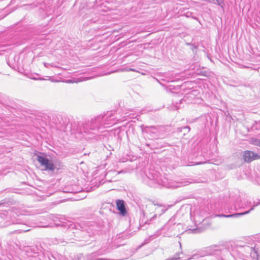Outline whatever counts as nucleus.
I'll return each mask as SVG.
<instances>
[{
    "mask_svg": "<svg viewBox=\"0 0 260 260\" xmlns=\"http://www.w3.org/2000/svg\"><path fill=\"white\" fill-rule=\"evenodd\" d=\"M103 118V116H100L90 120L79 123V132L86 139L94 138L96 133L102 128V120Z\"/></svg>",
    "mask_w": 260,
    "mask_h": 260,
    "instance_id": "obj_1",
    "label": "nucleus"
},
{
    "mask_svg": "<svg viewBox=\"0 0 260 260\" xmlns=\"http://www.w3.org/2000/svg\"><path fill=\"white\" fill-rule=\"evenodd\" d=\"M145 176L143 178V182L151 187H156L159 185L169 188L178 186L171 184L166 177H162L158 172L153 169H149L146 173Z\"/></svg>",
    "mask_w": 260,
    "mask_h": 260,
    "instance_id": "obj_2",
    "label": "nucleus"
},
{
    "mask_svg": "<svg viewBox=\"0 0 260 260\" xmlns=\"http://www.w3.org/2000/svg\"><path fill=\"white\" fill-rule=\"evenodd\" d=\"M234 242L229 241L223 245H214L207 247L205 252L208 255H214L218 260H224L230 254Z\"/></svg>",
    "mask_w": 260,
    "mask_h": 260,
    "instance_id": "obj_3",
    "label": "nucleus"
},
{
    "mask_svg": "<svg viewBox=\"0 0 260 260\" xmlns=\"http://www.w3.org/2000/svg\"><path fill=\"white\" fill-rule=\"evenodd\" d=\"M142 132L146 133L151 139H157L163 134L164 128L161 126H141Z\"/></svg>",
    "mask_w": 260,
    "mask_h": 260,
    "instance_id": "obj_4",
    "label": "nucleus"
},
{
    "mask_svg": "<svg viewBox=\"0 0 260 260\" xmlns=\"http://www.w3.org/2000/svg\"><path fill=\"white\" fill-rule=\"evenodd\" d=\"M36 159L41 166L45 168V170L53 171L55 169V167L52 161L49 160L44 154L37 155Z\"/></svg>",
    "mask_w": 260,
    "mask_h": 260,
    "instance_id": "obj_5",
    "label": "nucleus"
},
{
    "mask_svg": "<svg viewBox=\"0 0 260 260\" xmlns=\"http://www.w3.org/2000/svg\"><path fill=\"white\" fill-rule=\"evenodd\" d=\"M237 248L240 249V251L243 253L245 256L250 255L251 257H255L257 255V251L254 247L248 245H242L237 244L236 245Z\"/></svg>",
    "mask_w": 260,
    "mask_h": 260,
    "instance_id": "obj_6",
    "label": "nucleus"
},
{
    "mask_svg": "<svg viewBox=\"0 0 260 260\" xmlns=\"http://www.w3.org/2000/svg\"><path fill=\"white\" fill-rule=\"evenodd\" d=\"M243 157L245 162H250L254 160L260 158V154L254 153L251 151H245L243 154Z\"/></svg>",
    "mask_w": 260,
    "mask_h": 260,
    "instance_id": "obj_7",
    "label": "nucleus"
},
{
    "mask_svg": "<svg viewBox=\"0 0 260 260\" xmlns=\"http://www.w3.org/2000/svg\"><path fill=\"white\" fill-rule=\"evenodd\" d=\"M103 117H104L103 116ZM102 121H104L102 122V123L104 127H110L117 122V120L115 119V117H114V115L112 114V113H110L105 118H103Z\"/></svg>",
    "mask_w": 260,
    "mask_h": 260,
    "instance_id": "obj_8",
    "label": "nucleus"
},
{
    "mask_svg": "<svg viewBox=\"0 0 260 260\" xmlns=\"http://www.w3.org/2000/svg\"><path fill=\"white\" fill-rule=\"evenodd\" d=\"M175 223L174 222V220L172 219H170L168 222L160 230V231H157L156 234L154 235L155 237L159 236L160 234V231H172L173 229V226L175 225Z\"/></svg>",
    "mask_w": 260,
    "mask_h": 260,
    "instance_id": "obj_9",
    "label": "nucleus"
},
{
    "mask_svg": "<svg viewBox=\"0 0 260 260\" xmlns=\"http://www.w3.org/2000/svg\"><path fill=\"white\" fill-rule=\"evenodd\" d=\"M150 207L151 209L155 210V216H156L157 214L160 215L161 214L165 213V212L167 210V209L165 208V207L161 205L151 204L150 206Z\"/></svg>",
    "mask_w": 260,
    "mask_h": 260,
    "instance_id": "obj_10",
    "label": "nucleus"
},
{
    "mask_svg": "<svg viewBox=\"0 0 260 260\" xmlns=\"http://www.w3.org/2000/svg\"><path fill=\"white\" fill-rule=\"evenodd\" d=\"M259 204H260V202L258 204H257L255 205H254L253 206V207L251 208V209L250 210H249L247 211L244 212L236 213L235 214H229V215L221 214V215H218V216L219 217H235V218L239 217L242 215H244L249 213L250 212V211L253 210L254 209V207L255 206H257Z\"/></svg>",
    "mask_w": 260,
    "mask_h": 260,
    "instance_id": "obj_11",
    "label": "nucleus"
},
{
    "mask_svg": "<svg viewBox=\"0 0 260 260\" xmlns=\"http://www.w3.org/2000/svg\"><path fill=\"white\" fill-rule=\"evenodd\" d=\"M117 209L120 211L122 216H125L126 214L124 202L123 200H118L116 201Z\"/></svg>",
    "mask_w": 260,
    "mask_h": 260,
    "instance_id": "obj_12",
    "label": "nucleus"
},
{
    "mask_svg": "<svg viewBox=\"0 0 260 260\" xmlns=\"http://www.w3.org/2000/svg\"><path fill=\"white\" fill-rule=\"evenodd\" d=\"M250 143L253 145L260 147V139L256 138H252L250 140Z\"/></svg>",
    "mask_w": 260,
    "mask_h": 260,
    "instance_id": "obj_13",
    "label": "nucleus"
},
{
    "mask_svg": "<svg viewBox=\"0 0 260 260\" xmlns=\"http://www.w3.org/2000/svg\"><path fill=\"white\" fill-rule=\"evenodd\" d=\"M121 71H126V72H129V71H133V72H137V71L135 69L132 68H123L121 70Z\"/></svg>",
    "mask_w": 260,
    "mask_h": 260,
    "instance_id": "obj_14",
    "label": "nucleus"
},
{
    "mask_svg": "<svg viewBox=\"0 0 260 260\" xmlns=\"http://www.w3.org/2000/svg\"><path fill=\"white\" fill-rule=\"evenodd\" d=\"M188 45H190L191 46V50L193 51V52H194L197 50V46L194 44H191L190 43H188L187 44Z\"/></svg>",
    "mask_w": 260,
    "mask_h": 260,
    "instance_id": "obj_15",
    "label": "nucleus"
},
{
    "mask_svg": "<svg viewBox=\"0 0 260 260\" xmlns=\"http://www.w3.org/2000/svg\"><path fill=\"white\" fill-rule=\"evenodd\" d=\"M216 3H215V4H218L220 6H221L222 8L223 7V0H216Z\"/></svg>",
    "mask_w": 260,
    "mask_h": 260,
    "instance_id": "obj_16",
    "label": "nucleus"
},
{
    "mask_svg": "<svg viewBox=\"0 0 260 260\" xmlns=\"http://www.w3.org/2000/svg\"><path fill=\"white\" fill-rule=\"evenodd\" d=\"M192 13L189 12H187L185 14V15L187 17H191Z\"/></svg>",
    "mask_w": 260,
    "mask_h": 260,
    "instance_id": "obj_17",
    "label": "nucleus"
},
{
    "mask_svg": "<svg viewBox=\"0 0 260 260\" xmlns=\"http://www.w3.org/2000/svg\"><path fill=\"white\" fill-rule=\"evenodd\" d=\"M44 65L46 68H49L50 66L52 67L53 66L50 63L44 62Z\"/></svg>",
    "mask_w": 260,
    "mask_h": 260,
    "instance_id": "obj_18",
    "label": "nucleus"
},
{
    "mask_svg": "<svg viewBox=\"0 0 260 260\" xmlns=\"http://www.w3.org/2000/svg\"><path fill=\"white\" fill-rule=\"evenodd\" d=\"M19 233H21V232H27V231H29V230L28 229V230H19Z\"/></svg>",
    "mask_w": 260,
    "mask_h": 260,
    "instance_id": "obj_19",
    "label": "nucleus"
},
{
    "mask_svg": "<svg viewBox=\"0 0 260 260\" xmlns=\"http://www.w3.org/2000/svg\"><path fill=\"white\" fill-rule=\"evenodd\" d=\"M184 129H187L188 132H189L190 131V127L189 126H185V127H184Z\"/></svg>",
    "mask_w": 260,
    "mask_h": 260,
    "instance_id": "obj_20",
    "label": "nucleus"
},
{
    "mask_svg": "<svg viewBox=\"0 0 260 260\" xmlns=\"http://www.w3.org/2000/svg\"><path fill=\"white\" fill-rule=\"evenodd\" d=\"M98 260H120V259H99Z\"/></svg>",
    "mask_w": 260,
    "mask_h": 260,
    "instance_id": "obj_21",
    "label": "nucleus"
}]
</instances>
